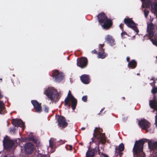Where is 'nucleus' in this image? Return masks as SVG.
<instances>
[{"label":"nucleus","instance_id":"nucleus-44","mask_svg":"<svg viewBox=\"0 0 157 157\" xmlns=\"http://www.w3.org/2000/svg\"><path fill=\"white\" fill-rule=\"evenodd\" d=\"M69 150L70 151H71L72 149V147L71 145H69Z\"/></svg>","mask_w":157,"mask_h":157},{"label":"nucleus","instance_id":"nucleus-8","mask_svg":"<svg viewBox=\"0 0 157 157\" xmlns=\"http://www.w3.org/2000/svg\"><path fill=\"white\" fill-rule=\"evenodd\" d=\"M3 143L4 147L6 150L10 149L14 144V141L8 139L7 136L4 137Z\"/></svg>","mask_w":157,"mask_h":157},{"label":"nucleus","instance_id":"nucleus-43","mask_svg":"<svg viewBox=\"0 0 157 157\" xmlns=\"http://www.w3.org/2000/svg\"><path fill=\"white\" fill-rule=\"evenodd\" d=\"M3 96L2 94V93L0 90V99L2 98L3 97Z\"/></svg>","mask_w":157,"mask_h":157},{"label":"nucleus","instance_id":"nucleus-36","mask_svg":"<svg viewBox=\"0 0 157 157\" xmlns=\"http://www.w3.org/2000/svg\"><path fill=\"white\" fill-rule=\"evenodd\" d=\"M16 130V128H10V131L11 133H12L13 134L15 132Z\"/></svg>","mask_w":157,"mask_h":157},{"label":"nucleus","instance_id":"nucleus-42","mask_svg":"<svg viewBox=\"0 0 157 157\" xmlns=\"http://www.w3.org/2000/svg\"><path fill=\"white\" fill-rule=\"evenodd\" d=\"M130 58L128 56L127 57L126 60H127V61L128 62V63H129V62H130Z\"/></svg>","mask_w":157,"mask_h":157},{"label":"nucleus","instance_id":"nucleus-52","mask_svg":"<svg viewBox=\"0 0 157 157\" xmlns=\"http://www.w3.org/2000/svg\"><path fill=\"white\" fill-rule=\"evenodd\" d=\"M93 142L94 143V142H92H92H90V144H91Z\"/></svg>","mask_w":157,"mask_h":157},{"label":"nucleus","instance_id":"nucleus-14","mask_svg":"<svg viewBox=\"0 0 157 157\" xmlns=\"http://www.w3.org/2000/svg\"><path fill=\"white\" fill-rule=\"evenodd\" d=\"M31 102L35 109L36 112L38 113H40L42 110L41 106V103H39L36 100H32Z\"/></svg>","mask_w":157,"mask_h":157},{"label":"nucleus","instance_id":"nucleus-22","mask_svg":"<svg viewBox=\"0 0 157 157\" xmlns=\"http://www.w3.org/2000/svg\"><path fill=\"white\" fill-rule=\"evenodd\" d=\"M71 101V106L73 110H75L77 104V100L74 97H72V99H70Z\"/></svg>","mask_w":157,"mask_h":157},{"label":"nucleus","instance_id":"nucleus-19","mask_svg":"<svg viewBox=\"0 0 157 157\" xmlns=\"http://www.w3.org/2000/svg\"><path fill=\"white\" fill-rule=\"evenodd\" d=\"M81 81L85 84H88L90 82V78L88 75H82L80 78Z\"/></svg>","mask_w":157,"mask_h":157},{"label":"nucleus","instance_id":"nucleus-32","mask_svg":"<svg viewBox=\"0 0 157 157\" xmlns=\"http://www.w3.org/2000/svg\"><path fill=\"white\" fill-rule=\"evenodd\" d=\"M149 11L148 10H144V13L145 17V18H147L148 15V14L149 13Z\"/></svg>","mask_w":157,"mask_h":157},{"label":"nucleus","instance_id":"nucleus-21","mask_svg":"<svg viewBox=\"0 0 157 157\" xmlns=\"http://www.w3.org/2000/svg\"><path fill=\"white\" fill-rule=\"evenodd\" d=\"M149 105L152 109H156L157 107V101L155 100H150L149 101Z\"/></svg>","mask_w":157,"mask_h":157},{"label":"nucleus","instance_id":"nucleus-9","mask_svg":"<svg viewBox=\"0 0 157 157\" xmlns=\"http://www.w3.org/2000/svg\"><path fill=\"white\" fill-rule=\"evenodd\" d=\"M57 119L58 125L61 129L66 127L68 123L66 121L65 118L63 116L58 115Z\"/></svg>","mask_w":157,"mask_h":157},{"label":"nucleus","instance_id":"nucleus-50","mask_svg":"<svg viewBox=\"0 0 157 157\" xmlns=\"http://www.w3.org/2000/svg\"><path fill=\"white\" fill-rule=\"evenodd\" d=\"M121 98L123 99V100H124L125 99L124 97H122Z\"/></svg>","mask_w":157,"mask_h":157},{"label":"nucleus","instance_id":"nucleus-27","mask_svg":"<svg viewBox=\"0 0 157 157\" xmlns=\"http://www.w3.org/2000/svg\"><path fill=\"white\" fill-rule=\"evenodd\" d=\"M96 144L97 146H96L92 150H94V153L96 152V153L98 152V154L99 155L100 154V151L99 148V145H98V144L97 143H96Z\"/></svg>","mask_w":157,"mask_h":157},{"label":"nucleus","instance_id":"nucleus-29","mask_svg":"<svg viewBox=\"0 0 157 157\" xmlns=\"http://www.w3.org/2000/svg\"><path fill=\"white\" fill-rule=\"evenodd\" d=\"M104 44H99V51L98 52H104V49L103 48L104 47Z\"/></svg>","mask_w":157,"mask_h":157},{"label":"nucleus","instance_id":"nucleus-18","mask_svg":"<svg viewBox=\"0 0 157 157\" xmlns=\"http://www.w3.org/2000/svg\"><path fill=\"white\" fill-rule=\"evenodd\" d=\"M105 40L108 42L111 46L115 45V40L113 37L109 35H107L105 38Z\"/></svg>","mask_w":157,"mask_h":157},{"label":"nucleus","instance_id":"nucleus-45","mask_svg":"<svg viewBox=\"0 0 157 157\" xmlns=\"http://www.w3.org/2000/svg\"><path fill=\"white\" fill-rule=\"evenodd\" d=\"M151 86H152V87H154L155 86V84H154L153 82L151 83L150 84Z\"/></svg>","mask_w":157,"mask_h":157},{"label":"nucleus","instance_id":"nucleus-1","mask_svg":"<svg viewBox=\"0 0 157 157\" xmlns=\"http://www.w3.org/2000/svg\"><path fill=\"white\" fill-rule=\"evenodd\" d=\"M148 141V140L144 139L136 141L132 149L133 154L137 157H144L145 154L143 151V146L145 143Z\"/></svg>","mask_w":157,"mask_h":157},{"label":"nucleus","instance_id":"nucleus-10","mask_svg":"<svg viewBox=\"0 0 157 157\" xmlns=\"http://www.w3.org/2000/svg\"><path fill=\"white\" fill-rule=\"evenodd\" d=\"M52 76L54 81L59 82L64 78L63 75L62 73H60L58 70H54L52 73Z\"/></svg>","mask_w":157,"mask_h":157},{"label":"nucleus","instance_id":"nucleus-7","mask_svg":"<svg viewBox=\"0 0 157 157\" xmlns=\"http://www.w3.org/2000/svg\"><path fill=\"white\" fill-rule=\"evenodd\" d=\"M124 21L128 27L133 29L136 33L137 34L138 33L139 30L132 18L128 17L125 18L124 19Z\"/></svg>","mask_w":157,"mask_h":157},{"label":"nucleus","instance_id":"nucleus-48","mask_svg":"<svg viewBox=\"0 0 157 157\" xmlns=\"http://www.w3.org/2000/svg\"><path fill=\"white\" fill-rule=\"evenodd\" d=\"M85 129V127H82L81 128V129L82 130H84Z\"/></svg>","mask_w":157,"mask_h":157},{"label":"nucleus","instance_id":"nucleus-28","mask_svg":"<svg viewBox=\"0 0 157 157\" xmlns=\"http://www.w3.org/2000/svg\"><path fill=\"white\" fill-rule=\"evenodd\" d=\"M121 36L123 39L127 38L129 36L128 34L125 31H122L121 34Z\"/></svg>","mask_w":157,"mask_h":157},{"label":"nucleus","instance_id":"nucleus-31","mask_svg":"<svg viewBox=\"0 0 157 157\" xmlns=\"http://www.w3.org/2000/svg\"><path fill=\"white\" fill-rule=\"evenodd\" d=\"M152 94H155L157 93V87H156L155 86L153 87L151 90Z\"/></svg>","mask_w":157,"mask_h":157},{"label":"nucleus","instance_id":"nucleus-55","mask_svg":"<svg viewBox=\"0 0 157 157\" xmlns=\"http://www.w3.org/2000/svg\"><path fill=\"white\" fill-rule=\"evenodd\" d=\"M2 79L0 78V82H1V81H2Z\"/></svg>","mask_w":157,"mask_h":157},{"label":"nucleus","instance_id":"nucleus-17","mask_svg":"<svg viewBox=\"0 0 157 157\" xmlns=\"http://www.w3.org/2000/svg\"><path fill=\"white\" fill-rule=\"evenodd\" d=\"M148 146L151 150H153L154 151H155L157 153L156 156H157V142H152L151 141H148Z\"/></svg>","mask_w":157,"mask_h":157},{"label":"nucleus","instance_id":"nucleus-16","mask_svg":"<svg viewBox=\"0 0 157 157\" xmlns=\"http://www.w3.org/2000/svg\"><path fill=\"white\" fill-rule=\"evenodd\" d=\"M12 123L13 126L17 127H23L24 126V123L21 119L17 118L13 119L12 120Z\"/></svg>","mask_w":157,"mask_h":157},{"label":"nucleus","instance_id":"nucleus-23","mask_svg":"<svg viewBox=\"0 0 157 157\" xmlns=\"http://www.w3.org/2000/svg\"><path fill=\"white\" fill-rule=\"evenodd\" d=\"M95 155L94 150H88L86 153V157H94Z\"/></svg>","mask_w":157,"mask_h":157},{"label":"nucleus","instance_id":"nucleus-39","mask_svg":"<svg viewBox=\"0 0 157 157\" xmlns=\"http://www.w3.org/2000/svg\"><path fill=\"white\" fill-rule=\"evenodd\" d=\"M155 124L156 126H157V115L155 116Z\"/></svg>","mask_w":157,"mask_h":157},{"label":"nucleus","instance_id":"nucleus-6","mask_svg":"<svg viewBox=\"0 0 157 157\" xmlns=\"http://www.w3.org/2000/svg\"><path fill=\"white\" fill-rule=\"evenodd\" d=\"M143 4H144L145 7L146 8H149L151 6V11L153 13L157 14V2H154L151 4V2L150 0H141ZM142 7L144 6L142 4Z\"/></svg>","mask_w":157,"mask_h":157},{"label":"nucleus","instance_id":"nucleus-24","mask_svg":"<svg viewBox=\"0 0 157 157\" xmlns=\"http://www.w3.org/2000/svg\"><path fill=\"white\" fill-rule=\"evenodd\" d=\"M55 139L51 138L49 140V146L51 149L54 150L56 147V144L55 143Z\"/></svg>","mask_w":157,"mask_h":157},{"label":"nucleus","instance_id":"nucleus-11","mask_svg":"<svg viewBox=\"0 0 157 157\" xmlns=\"http://www.w3.org/2000/svg\"><path fill=\"white\" fill-rule=\"evenodd\" d=\"M87 59L85 57L78 58L77 60V65L82 68H86L88 64Z\"/></svg>","mask_w":157,"mask_h":157},{"label":"nucleus","instance_id":"nucleus-15","mask_svg":"<svg viewBox=\"0 0 157 157\" xmlns=\"http://www.w3.org/2000/svg\"><path fill=\"white\" fill-rule=\"evenodd\" d=\"M124 149V144L122 143H121L118 146H117L115 148V153L117 154V155H119L120 157H121L123 153L122 151H123Z\"/></svg>","mask_w":157,"mask_h":157},{"label":"nucleus","instance_id":"nucleus-46","mask_svg":"<svg viewBox=\"0 0 157 157\" xmlns=\"http://www.w3.org/2000/svg\"><path fill=\"white\" fill-rule=\"evenodd\" d=\"M41 157H47V156L46 155H41Z\"/></svg>","mask_w":157,"mask_h":157},{"label":"nucleus","instance_id":"nucleus-41","mask_svg":"<svg viewBox=\"0 0 157 157\" xmlns=\"http://www.w3.org/2000/svg\"><path fill=\"white\" fill-rule=\"evenodd\" d=\"M32 140L35 143H36L37 142V140L34 138H32Z\"/></svg>","mask_w":157,"mask_h":157},{"label":"nucleus","instance_id":"nucleus-3","mask_svg":"<svg viewBox=\"0 0 157 157\" xmlns=\"http://www.w3.org/2000/svg\"><path fill=\"white\" fill-rule=\"evenodd\" d=\"M98 22L103 29L109 30L113 25L112 20L109 19L103 12L98 14L97 16Z\"/></svg>","mask_w":157,"mask_h":157},{"label":"nucleus","instance_id":"nucleus-4","mask_svg":"<svg viewBox=\"0 0 157 157\" xmlns=\"http://www.w3.org/2000/svg\"><path fill=\"white\" fill-rule=\"evenodd\" d=\"M44 94L52 101L57 102L59 100L60 97L57 90L53 87H49L44 91Z\"/></svg>","mask_w":157,"mask_h":157},{"label":"nucleus","instance_id":"nucleus-51","mask_svg":"<svg viewBox=\"0 0 157 157\" xmlns=\"http://www.w3.org/2000/svg\"><path fill=\"white\" fill-rule=\"evenodd\" d=\"M62 142H61V143L62 144H64L65 143V141H62Z\"/></svg>","mask_w":157,"mask_h":157},{"label":"nucleus","instance_id":"nucleus-56","mask_svg":"<svg viewBox=\"0 0 157 157\" xmlns=\"http://www.w3.org/2000/svg\"><path fill=\"white\" fill-rule=\"evenodd\" d=\"M4 157H7V156L6 155H5Z\"/></svg>","mask_w":157,"mask_h":157},{"label":"nucleus","instance_id":"nucleus-35","mask_svg":"<svg viewBox=\"0 0 157 157\" xmlns=\"http://www.w3.org/2000/svg\"><path fill=\"white\" fill-rule=\"evenodd\" d=\"M45 112L47 113L48 111L49 108L46 106H45L44 108Z\"/></svg>","mask_w":157,"mask_h":157},{"label":"nucleus","instance_id":"nucleus-54","mask_svg":"<svg viewBox=\"0 0 157 157\" xmlns=\"http://www.w3.org/2000/svg\"><path fill=\"white\" fill-rule=\"evenodd\" d=\"M140 75V73H137V75Z\"/></svg>","mask_w":157,"mask_h":157},{"label":"nucleus","instance_id":"nucleus-34","mask_svg":"<svg viewBox=\"0 0 157 157\" xmlns=\"http://www.w3.org/2000/svg\"><path fill=\"white\" fill-rule=\"evenodd\" d=\"M87 96L86 95L84 96L83 97H82V100L84 102H86L87 101Z\"/></svg>","mask_w":157,"mask_h":157},{"label":"nucleus","instance_id":"nucleus-57","mask_svg":"<svg viewBox=\"0 0 157 157\" xmlns=\"http://www.w3.org/2000/svg\"><path fill=\"white\" fill-rule=\"evenodd\" d=\"M156 59H157V56L156 57Z\"/></svg>","mask_w":157,"mask_h":157},{"label":"nucleus","instance_id":"nucleus-47","mask_svg":"<svg viewBox=\"0 0 157 157\" xmlns=\"http://www.w3.org/2000/svg\"><path fill=\"white\" fill-rule=\"evenodd\" d=\"M104 108H102V109H101V110L100 112V113H98V114H101V113H101V111H103V110H104Z\"/></svg>","mask_w":157,"mask_h":157},{"label":"nucleus","instance_id":"nucleus-40","mask_svg":"<svg viewBox=\"0 0 157 157\" xmlns=\"http://www.w3.org/2000/svg\"><path fill=\"white\" fill-rule=\"evenodd\" d=\"M101 155H102V157H109L107 155L105 154L102 153Z\"/></svg>","mask_w":157,"mask_h":157},{"label":"nucleus","instance_id":"nucleus-13","mask_svg":"<svg viewBox=\"0 0 157 157\" xmlns=\"http://www.w3.org/2000/svg\"><path fill=\"white\" fill-rule=\"evenodd\" d=\"M33 145L30 143H27L25 146V152L26 154L30 155L33 152L34 149Z\"/></svg>","mask_w":157,"mask_h":157},{"label":"nucleus","instance_id":"nucleus-25","mask_svg":"<svg viewBox=\"0 0 157 157\" xmlns=\"http://www.w3.org/2000/svg\"><path fill=\"white\" fill-rule=\"evenodd\" d=\"M107 56V54L105 53L104 52H98V58L104 59Z\"/></svg>","mask_w":157,"mask_h":157},{"label":"nucleus","instance_id":"nucleus-33","mask_svg":"<svg viewBox=\"0 0 157 157\" xmlns=\"http://www.w3.org/2000/svg\"><path fill=\"white\" fill-rule=\"evenodd\" d=\"M67 97L69 98L70 99H72V97H74V96L72 95L71 93V92L70 90L68 91V95Z\"/></svg>","mask_w":157,"mask_h":157},{"label":"nucleus","instance_id":"nucleus-49","mask_svg":"<svg viewBox=\"0 0 157 157\" xmlns=\"http://www.w3.org/2000/svg\"><path fill=\"white\" fill-rule=\"evenodd\" d=\"M151 80H154L153 78H151ZM153 82L154 84H155V82L154 80V81H153Z\"/></svg>","mask_w":157,"mask_h":157},{"label":"nucleus","instance_id":"nucleus-38","mask_svg":"<svg viewBox=\"0 0 157 157\" xmlns=\"http://www.w3.org/2000/svg\"><path fill=\"white\" fill-rule=\"evenodd\" d=\"M91 52L92 54H98L97 51L95 49H94Z\"/></svg>","mask_w":157,"mask_h":157},{"label":"nucleus","instance_id":"nucleus-53","mask_svg":"<svg viewBox=\"0 0 157 157\" xmlns=\"http://www.w3.org/2000/svg\"><path fill=\"white\" fill-rule=\"evenodd\" d=\"M68 105V106L70 107V104L69 103L68 105Z\"/></svg>","mask_w":157,"mask_h":157},{"label":"nucleus","instance_id":"nucleus-26","mask_svg":"<svg viewBox=\"0 0 157 157\" xmlns=\"http://www.w3.org/2000/svg\"><path fill=\"white\" fill-rule=\"evenodd\" d=\"M5 108V104L3 101H0V114H2L4 109Z\"/></svg>","mask_w":157,"mask_h":157},{"label":"nucleus","instance_id":"nucleus-12","mask_svg":"<svg viewBox=\"0 0 157 157\" xmlns=\"http://www.w3.org/2000/svg\"><path fill=\"white\" fill-rule=\"evenodd\" d=\"M139 124L140 127L143 129L146 130V132L148 131L147 128H149L151 126L150 123L145 119L139 121Z\"/></svg>","mask_w":157,"mask_h":157},{"label":"nucleus","instance_id":"nucleus-37","mask_svg":"<svg viewBox=\"0 0 157 157\" xmlns=\"http://www.w3.org/2000/svg\"><path fill=\"white\" fill-rule=\"evenodd\" d=\"M124 25V24L121 23L119 25V27H120V29H121V30L122 31H124V29H123Z\"/></svg>","mask_w":157,"mask_h":157},{"label":"nucleus","instance_id":"nucleus-20","mask_svg":"<svg viewBox=\"0 0 157 157\" xmlns=\"http://www.w3.org/2000/svg\"><path fill=\"white\" fill-rule=\"evenodd\" d=\"M137 65V62L134 59H132L128 63V67L131 69H133L136 67Z\"/></svg>","mask_w":157,"mask_h":157},{"label":"nucleus","instance_id":"nucleus-5","mask_svg":"<svg viewBox=\"0 0 157 157\" xmlns=\"http://www.w3.org/2000/svg\"><path fill=\"white\" fill-rule=\"evenodd\" d=\"M154 29V25L152 23H151L147 25V36L149 37V39L152 43L153 44L157 46V36H154V39H152L153 37L154 32L153 30Z\"/></svg>","mask_w":157,"mask_h":157},{"label":"nucleus","instance_id":"nucleus-30","mask_svg":"<svg viewBox=\"0 0 157 157\" xmlns=\"http://www.w3.org/2000/svg\"><path fill=\"white\" fill-rule=\"evenodd\" d=\"M70 100L69 98L67 97L64 100V105L66 106L68 105L69 103Z\"/></svg>","mask_w":157,"mask_h":157},{"label":"nucleus","instance_id":"nucleus-2","mask_svg":"<svg viewBox=\"0 0 157 157\" xmlns=\"http://www.w3.org/2000/svg\"><path fill=\"white\" fill-rule=\"evenodd\" d=\"M102 129L100 128L96 127L94 130L93 137L91 138L92 142L98 144V145L101 143L103 144H105L106 137L105 133H102Z\"/></svg>","mask_w":157,"mask_h":157}]
</instances>
